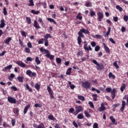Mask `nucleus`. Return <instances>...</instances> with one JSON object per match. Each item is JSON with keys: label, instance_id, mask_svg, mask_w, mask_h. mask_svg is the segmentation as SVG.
Returning a JSON list of instances; mask_svg holds the SVG:
<instances>
[{"label": "nucleus", "instance_id": "47", "mask_svg": "<svg viewBox=\"0 0 128 128\" xmlns=\"http://www.w3.org/2000/svg\"><path fill=\"white\" fill-rule=\"evenodd\" d=\"M44 38H41L40 40H39V41L38 42V44H44Z\"/></svg>", "mask_w": 128, "mask_h": 128}, {"label": "nucleus", "instance_id": "52", "mask_svg": "<svg viewBox=\"0 0 128 128\" xmlns=\"http://www.w3.org/2000/svg\"><path fill=\"white\" fill-rule=\"evenodd\" d=\"M90 16L92 18L94 16H96V12H94V11H91L90 12Z\"/></svg>", "mask_w": 128, "mask_h": 128}, {"label": "nucleus", "instance_id": "6", "mask_svg": "<svg viewBox=\"0 0 128 128\" xmlns=\"http://www.w3.org/2000/svg\"><path fill=\"white\" fill-rule=\"evenodd\" d=\"M82 86L84 88L88 90V88H90V82L86 81L85 82H83L82 83Z\"/></svg>", "mask_w": 128, "mask_h": 128}, {"label": "nucleus", "instance_id": "32", "mask_svg": "<svg viewBox=\"0 0 128 128\" xmlns=\"http://www.w3.org/2000/svg\"><path fill=\"white\" fill-rule=\"evenodd\" d=\"M116 10H119V12H122V8L120 7V5H117L116 6Z\"/></svg>", "mask_w": 128, "mask_h": 128}, {"label": "nucleus", "instance_id": "60", "mask_svg": "<svg viewBox=\"0 0 128 128\" xmlns=\"http://www.w3.org/2000/svg\"><path fill=\"white\" fill-rule=\"evenodd\" d=\"M34 106L35 108H42V105L40 104H36Z\"/></svg>", "mask_w": 128, "mask_h": 128}, {"label": "nucleus", "instance_id": "63", "mask_svg": "<svg viewBox=\"0 0 128 128\" xmlns=\"http://www.w3.org/2000/svg\"><path fill=\"white\" fill-rule=\"evenodd\" d=\"M109 40H110V42H112L114 44H116V42H114V39L112 38H110L109 39Z\"/></svg>", "mask_w": 128, "mask_h": 128}, {"label": "nucleus", "instance_id": "25", "mask_svg": "<svg viewBox=\"0 0 128 128\" xmlns=\"http://www.w3.org/2000/svg\"><path fill=\"white\" fill-rule=\"evenodd\" d=\"M35 62L36 64H40V58L38 56H36L35 58Z\"/></svg>", "mask_w": 128, "mask_h": 128}, {"label": "nucleus", "instance_id": "46", "mask_svg": "<svg viewBox=\"0 0 128 128\" xmlns=\"http://www.w3.org/2000/svg\"><path fill=\"white\" fill-rule=\"evenodd\" d=\"M48 118L50 120H54V119L56 118H54V116L53 115H50V116H48Z\"/></svg>", "mask_w": 128, "mask_h": 128}, {"label": "nucleus", "instance_id": "28", "mask_svg": "<svg viewBox=\"0 0 128 128\" xmlns=\"http://www.w3.org/2000/svg\"><path fill=\"white\" fill-rule=\"evenodd\" d=\"M26 20L28 24H32V20L30 19V18L26 17Z\"/></svg>", "mask_w": 128, "mask_h": 128}, {"label": "nucleus", "instance_id": "61", "mask_svg": "<svg viewBox=\"0 0 128 128\" xmlns=\"http://www.w3.org/2000/svg\"><path fill=\"white\" fill-rule=\"evenodd\" d=\"M72 124L74 126H75V128H78V124H76V122L74 121L72 122Z\"/></svg>", "mask_w": 128, "mask_h": 128}, {"label": "nucleus", "instance_id": "3", "mask_svg": "<svg viewBox=\"0 0 128 128\" xmlns=\"http://www.w3.org/2000/svg\"><path fill=\"white\" fill-rule=\"evenodd\" d=\"M93 64L97 66L96 68L98 70H102L104 68V64H98L96 60H92Z\"/></svg>", "mask_w": 128, "mask_h": 128}, {"label": "nucleus", "instance_id": "12", "mask_svg": "<svg viewBox=\"0 0 128 128\" xmlns=\"http://www.w3.org/2000/svg\"><path fill=\"white\" fill-rule=\"evenodd\" d=\"M0 28H4V26H6V23L4 20L2 19L0 21Z\"/></svg>", "mask_w": 128, "mask_h": 128}, {"label": "nucleus", "instance_id": "17", "mask_svg": "<svg viewBox=\"0 0 128 128\" xmlns=\"http://www.w3.org/2000/svg\"><path fill=\"white\" fill-rule=\"evenodd\" d=\"M10 40H12V38L10 37H8L6 39L4 40V43L6 44H10Z\"/></svg>", "mask_w": 128, "mask_h": 128}, {"label": "nucleus", "instance_id": "39", "mask_svg": "<svg viewBox=\"0 0 128 128\" xmlns=\"http://www.w3.org/2000/svg\"><path fill=\"white\" fill-rule=\"evenodd\" d=\"M3 14L4 16H8V12L6 11V8L4 7L3 8Z\"/></svg>", "mask_w": 128, "mask_h": 128}, {"label": "nucleus", "instance_id": "29", "mask_svg": "<svg viewBox=\"0 0 128 128\" xmlns=\"http://www.w3.org/2000/svg\"><path fill=\"white\" fill-rule=\"evenodd\" d=\"M78 100H82V102H84L85 100L84 96H78Z\"/></svg>", "mask_w": 128, "mask_h": 128}, {"label": "nucleus", "instance_id": "41", "mask_svg": "<svg viewBox=\"0 0 128 128\" xmlns=\"http://www.w3.org/2000/svg\"><path fill=\"white\" fill-rule=\"evenodd\" d=\"M88 104H89V106H90V107L92 108H94V103H92V102L90 101L88 102Z\"/></svg>", "mask_w": 128, "mask_h": 128}, {"label": "nucleus", "instance_id": "59", "mask_svg": "<svg viewBox=\"0 0 128 128\" xmlns=\"http://www.w3.org/2000/svg\"><path fill=\"white\" fill-rule=\"evenodd\" d=\"M96 38H102V36L100 34H96Z\"/></svg>", "mask_w": 128, "mask_h": 128}, {"label": "nucleus", "instance_id": "31", "mask_svg": "<svg viewBox=\"0 0 128 128\" xmlns=\"http://www.w3.org/2000/svg\"><path fill=\"white\" fill-rule=\"evenodd\" d=\"M48 20L50 22H54V24H56V22L54 21V20L51 18H47Z\"/></svg>", "mask_w": 128, "mask_h": 128}, {"label": "nucleus", "instance_id": "19", "mask_svg": "<svg viewBox=\"0 0 128 128\" xmlns=\"http://www.w3.org/2000/svg\"><path fill=\"white\" fill-rule=\"evenodd\" d=\"M44 40H48V38H52V36H50V34H47L45 36H44Z\"/></svg>", "mask_w": 128, "mask_h": 128}, {"label": "nucleus", "instance_id": "50", "mask_svg": "<svg viewBox=\"0 0 128 128\" xmlns=\"http://www.w3.org/2000/svg\"><path fill=\"white\" fill-rule=\"evenodd\" d=\"M47 90H48L49 94L53 92L52 90V88H50V86H48Z\"/></svg>", "mask_w": 128, "mask_h": 128}, {"label": "nucleus", "instance_id": "54", "mask_svg": "<svg viewBox=\"0 0 128 128\" xmlns=\"http://www.w3.org/2000/svg\"><path fill=\"white\" fill-rule=\"evenodd\" d=\"M38 22H40V24H41L42 26L44 24V21H42V18H39Z\"/></svg>", "mask_w": 128, "mask_h": 128}, {"label": "nucleus", "instance_id": "23", "mask_svg": "<svg viewBox=\"0 0 128 128\" xmlns=\"http://www.w3.org/2000/svg\"><path fill=\"white\" fill-rule=\"evenodd\" d=\"M76 18L79 20H82V14L78 13V14L76 16Z\"/></svg>", "mask_w": 128, "mask_h": 128}, {"label": "nucleus", "instance_id": "22", "mask_svg": "<svg viewBox=\"0 0 128 128\" xmlns=\"http://www.w3.org/2000/svg\"><path fill=\"white\" fill-rule=\"evenodd\" d=\"M12 65L10 64L9 66L5 67L2 70V71L6 72V70H12Z\"/></svg>", "mask_w": 128, "mask_h": 128}, {"label": "nucleus", "instance_id": "53", "mask_svg": "<svg viewBox=\"0 0 128 128\" xmlns=\"http://www.w3.org/2000/svg\"><path fill=\"white\" fill-rule=\"evenodd\" d=\"M113 64L114 66L116 68H120V66H118V62H114Z\"/></svg>", "mask_w": 128, "mask_h": 128}, {"label": "nucleus", "instance_id": "42", "mask_svg": "<svg viewBox=\"0 0 128 128\" xmlns=\"http://www.w3.org/2000/svg\"><path fill=\"white\" fill-rule=\"evenodd\" d=\"M126 88V84H122V86L120 88V90L122 92L124 90V89Z\"/></svg>", "mask_w": 128, "mask_h": 128}, {"label": "nucleus", "instance_id": "48", "mask_svg": "<svg viewBox=\"0 0 128 128\" xmlns=\"http://www.w3.org/2000/svg\"><path fill=\"white\" fill-rule=\"evenodd\" d=\"M38 128H45L44 124V123H40V125L38 126Z\"/></svg>", "mask_w": 128, "mask_h": 128}, {"label": "nucleus", "instance_id": "27", "mask_svg": "<svg viewBox=\"0 0 128 128\" xmlns=\"http://www.w3.org/2000/svg\"><path fill=\"white\" fill-rule=\"evenodd\" d=\"M29 2H30V4H28V6H34V0H30Z\"/></svg>", "mask_w": 128, "mask_h": 128}, {"label": "nucleus", "instance_id": "10", "mask_svg": "<svg viewBox=\"0 0 128 128\" xmlns=\"http://www.w3.org/2000/svg\"><path fill=\"white\" fill-rule=\"evenodd\" d=\"M40 50L44 54H48L50 52V51H48V50L44 48V47L40 48Z\"/></svg>", "mask_w": 128, "mask_h": 128}, {"label": "nucleus", "instance_id": "62", "mask_svg": "<svg viewBox=\"0 0 128 128\" xmlns=\"http://www.w3.org/2000/svg\"><path fill=\"white\" fill-rule=\"evenodd\" d=\"M44 40V46H48V40Z\"/></svg>", "mask_w": 128, "mask_h": 128}, {"label": "nucleus", "instance_id": "9", "mask_svg": "<svg viewBox=\"0 0 128 128\" xmlns=\"http://www.w3.org/2000/svg\"><path fill=\"white\" fill-rule=\"evenodd\" d=\"M16 64L18 66H20V68H26V66L24 63V62H22V61H20V60H18V62H16Z\"/></svg>", "mask_w": 128, "mask_h": 128}, {"label": "nucleus", "instance_id": "36", "mask_svg": "<svg viewBox=\"0 0 128 128\" xmlns=\"http://www.w3.org/2000/svg\"><path fill=\"white\" fill-rule=\"evenodd\" d=\"M24 51L26 54H30V49L28 48H24Z\"/></svg>", "mask_w": 128, "mask_h": 128}, {"label": "nucleus", "instance_id": "34", "mask_svg": "<svg viewBox=\"0 0 128 128\" xmlns=\"http://www.w3.org/2000/svg\"><path fill=\"white\" fill-rule=\"evenodd\" d=\"M31 12L32 14H40V11H36L34 10H31Z\"/></svg>", "mask_w": 128, "mask_h": 128}, {"label": "nucleus", "instance_id": "38", "mask_svg": "<svg viewBox=\"0 0 128 128\" xmlns=\"http://www.w3.org/2000/svg\"><path fill=\"white\" fill-rule=\"evenodd\" d=\"M110 118L111 122H112V124H114V122H116V119H114V116H110Z\"/></svg>", "mask_w": 128, "mask_h": 128}, {"label": "nucleus", "instance_id": "43", "mask_svg": "<svg viewBox=\"0 0 128 128\" xmlns=\"http://www.w3.org/2000/svg\"><path fill=\"white\" fill-rule=\"evenodd\" d=\"M20 32L22 36H24V38H26V34L24 31L22 30Z\"/></svg>", "mask_w": 128, "mask_h": 128}, {"label": "nucleus", "instance_id": "24", "mask_svg": "<svg viewBox=\"0 0 128 128\" xmlns=\"http://www.w3.org/2000/svg\"><path fill=\"white\" fill-rule=\"evenodd\" d=\"M109 78H112V80H114L116 78V76L114 75L112 72L109 73L108 75Z\"/></svg>", "mask_w": 128, "mask_h": 128}, {"label": "nucleus", "instance_id": "20", "mask_svg": "<svg viewBox=\"0 0 128 128\" xmlns=\"http://www.w3.org/2000/svg\"><path fill=\"white\" fill-rule=\"evenodd\" d=\"M111 30H112V28H110V27L108 28V32H106V34L104 35V36H105V38L106 37V36L108 37V36L110 35V34Z\"/></svg>", "mask_w": 128, "mask_h": 128}, {"label": "nucleus", "instance_id": "33", "mask_svg": "<svg viewBox=\"0 0 128 128\" xmlns=\"http://www.w3.org/2000/svg\"><path fill=\"white\" fill-rule=\"evenodd\" d=\"M84 114L86 116V118H90V114H88V112L86 110L84 111Z\"/></svg>", "mask_w": 128, "mask_h": 128}, {"label": "nucleus", "instance_id": "13", "mask_svg": "<svg viewBox=\"0 0 128 128\" xmlns=\"http://www.w3.org/2000/svg\"><path fill=\"white\" fill-rule=\"evenodd\" d=\"M24 86L26 88V90H28L30 92H32V89L30 88V86L28 84H24Z\"/></svg>", "mask_w": 128, "mask_h": 128}, {"label": "nucleus", "instance_id": "2", "mask_svg": "<svg viewBox=\"0 0 128 128\" xmlns=\"http://www.w3.org/2000/svg\"><path fill=\"white\" fill-rule=\"evenodd\" d=\"M106 92H111V98L112 100L116 98V88L112 89L111 88H106Z\"/></svg>", "mask_w": 128, "mask_h": 128}, {"label": "nucleus", "instance_id": "44", "mask_svg": "<svg viewBox=\"0 0 128 128\" xmlns=\"http://www.w3.org/2000/svg\"><path fill=\"white\" fill-rule=\"evenodd\" d=\"M11 123L12 126H14L16 124V119L12 118L11 120Z\"/></svg>", "mask_w": 128, "mask_h": 128}, {"label": "nucleus", "instance_id": "8", "mask_svg": "<svg viewBox=\"0 0 128 128\" xmlns=\"http://www.w3.org/2000/svg\"><path fill=\"white\" fill-rule=\"evenodd\" d=\"M97 14L98 16V22H102V20L104 18V13H102V12H98Z\"/></svg>", "mask_w": 128, "mask_h": 128}, {"label": "nucleus", "instance_id": "58", "mask_svg": "<svg viewBox=\"0 0 128 128\" xmlns=\"http://www.w3.org/2000/svg\"><path fill=\"white\" fill-rule=\"evenodd\" d=\"M90 44L92 46L93 48H94V46H96V42H90Z\"/></svg>", "mask_w": 128, "mask_h": 128}, {"label": "nucleus", "instance_id": "35", "mask_svg": "<svg viewBox=\"0 0 128 128\" xmlns=\"http://www.w3.org/2000/svg\"><path fill=\"white\" fill-rule=\"evenodd\" d=\"M78 118L79 120H82L84 118V114H80L78 115Z\"/></svg>", "mask_w": 128, "mask_h": 128}, {"label": "nucleus", "instance_id": "37", "mask_svg": "<svg viewBox=\"0 0 128 128\" xmlns=\"http://www.w3.org/2000/svg\"><path fill=\"white\" fill-rule=\"evenodd\" d=\"M35 88L38 91L40 90V85L38 84H36L35 86Z\"/></svg>", "mask_w": 128, "mask_h": 128}, {"label": "nucleus", "instance_id": "15", "mask_svg": "<svg viewBox=\"0 0 128 128\" xmlns=\"http://www.w3.org/2000/svg\"><path fill=\"white\" fill-rule=\"evenodd\" d=\"M103 46L107 54H110V48H108V46H106V44L104 43H103Z\"/></svg>", "mask_w": 128, "mask_h": 128}, {"label": "nucleus", "instance_id": "11", "mask_svg": "<svg viewBox=\"0 0 128 128\" xmlns=\"http://www.w3.org/2000/svg\"><path fill=\"white\" fill-rule=\"evenodd\" d=\"M125 108H126V101L123 100L122 101V106L120 108V111L122 112H124Z\"/></svg>", "mask_w": 128, "mask_h": 128}, {"label": "nucleus", "instance_id": "4", "mask_svg": "<svg viewBox=\"0 0 128 128\" xmlns=\"http://www.w3.org/2000/svg\"><path fill=\"white\" fill-rule=\"evenodd\" d=\"M26 74H27V76H30V78H32V76L36 78V73L35 72H32L30 70H28L26 72Z\"/></svg>", "mask_w": 128, "mask_h": 128}, {"label": "nucleus", "instance_id": "18", "mask_svg": "<svg viewBox=\"0 0 128 128\" xmlns=\"http://www.w3.org/2000/svg\"><path fill=\"white\" fill-rule=\"evenodd\" d=\"M34 26L36 30L40 28V25H38V21L36 20L34 21Z\"/></svg>", "mask_w": 128, "mask_h": 128}, {"label": "nucleus", "instance_id": "57", "mask_svg": "<svg viewBox=\"0 0 128 128\" xmlns=\"http://www.w3.org/2000/svg\"><path fill=\"white\" fill-rule=\"evenodd\" d=\"M93 128H98V124L96 122L94 123Z\"/></svg>", "mask_w": 128, "mask_h": 128}, {"label": "nucleus", "instance_id": "45", "mask_svg": "<svg viewBox=\"0 0 128 128\" xmlns=\"http://www.w3.org/2000/svg\"><path fill=\"white\" fill-rule=\"evenodd\" d=\"M56 62L57 64H62V59L60 58H56Z\"/></svg>", "mask_w": 128, "mask_h": 128}, {"label": "nucleus", "instance_id": "5", "mask_svg": "<svg viewBox=\"0 0 128 128\" xmlns=\"http://www.w3.org/2000/svg\"><path fill=\"white\" fill-rule=\"evenodd\" d=\"M84 48L86 50H87V52H89V50H92V47L90 46V45H89L88 47V43L86 42V41H84Z\"/></svg>", "mask_w": 128, "mask_h": 128}, {"label": "nucleus", "instance_id": "51", "mask_svg": "<svg viewBox=\"0 0 128 128\" xmlns=\"http://www.w3.org/2000/svg\"><path fill=\"white\" fill-rule=\"evenodd\" d=\"M100 50V47L98 46H96L95 47V52H98V50Z\"/></svg>", "mask_w": 128, "mask_h": 128}, {"label": "nucleus", "instance_id": "21", "mask_svg": "<svg viewBox=\"0 0 128 128\" xmlns=\"http://www.w3.org/2000/svg\"><path fill=\"white\" fill-rule=\"evenodd\" d=\"M30 108V104H28L27 105L24 109V114H26L28 110V108Z\"/></svg>", "mask_w": 128, "mask_h": 128}, {"label": "nucleus", "instance_id": "30", "mask_svg": "<svg viewBox=\"0 0 128 128\" xmlns=\"http://www.w3.org/2000/svg\"><path fill=\"white\" fill-rule=\"evenodd\" d=\"M20 110H18V108H15L13 110V112L16 114H18V112Z\"/></svg>", "mask_w": 128, "mask_h": 128}, {"label": "nucleus", "instance_id": "7", "mask_svg": "<svg viewBox=\"0 0 128 128\" xmlns=\"http://www.w3.org/2000/svg\"><path fill=\"white\" fill-rule=\"evenodd\" d=\"M8 101L10 102V104H16V100L14 97L8 96Z\"/></svg>", "mask_w": 128, "mask_h": 128}, {"label": "nucleus", "instance_id": "55", "mask_svg": "<svg viewBox=\"0 0 128 128\" xmlns=\"http://www.w3.org/2000/svg\"><path fill=\"white\" fill-rule=\"evenodd\" d=\"M49 94L51 98H54V92L49 93Z\"/></svg>", "mask_w": 128, "mask_h": 128}, {"label": "nucleus", "instance_id": "1", "mask_svg": "<svg viewBox=\"0 0 128 128\" xmlns=\"http://www.w3.org/2000/svg\"><path fill=\"white\" fill-rule=\"evenodd\" d=\"M84 34H90V32L88 30L84 29V28H82L78 32V35L79 36L78 37L77 40H78V44H79V46H80L82 44V38H84Z\"/></svg>", "mask_w": 128, "mask_h": 128}, {"label": "nucleus", "instance_id": "14", "mask_svg": "<svg viewBox=\"0 0 128 128\" xmlns=\"http://www.w3.org/2000/svg\"><path fill=\"white\" fill-rule=\"evenodd\" d=\"M76 114H78V112H80L82 110V106H78L76 107Z\"/></svg>", "mask_w": 128, "mask_h": 128}, {"label": "nucleus", "instance_id": "16", "mask_svg": "<svg viewBox=\"0 0 128 128\" xmlns=\"http://www.w3.org/2000/svg\"><path fill=\"white\" fill-rule=\"evenodd\" d=\"M50 53L49 52L48 54H46L45 55L46 57L48 58H50V60H54V56L50 55Z\"/></svg>", "mask_w": 128, "mask_h": 128}, {"label": "nucleus", "instance_id": "49", "mask_svg": "<svg viewBox=\"0 0 128 128\" xmlns=\"http://www.w3.org/2000/svg\"><path fill=\"white\" fill-rule=\"evenodd\" d=\"M27 46H28V48H32V42H28Z\"/></svg>", "mask_w": 128, "mask_h": 128}, {"label": "nucleus", "instance_id": "56", "mask_svg": "<svg viewBox=\"0 0 128 128\" xmlns=\"http://www.w3.org/2000/svg\"><path fill=\"white\" fill-rule=\"evenodd\" d=\"M124 22H128V16L126 15H124Z\"/></svg>", "mask_w": 128, "mask_h": 128}, {"label": "nucleus", "instance_id": "40", "mask_svg": "<svg viewBox=\"0 0 128 128\" xmlns=\"http://www.w3.org/2000/svg\"><path fill=\"white\" fill-rule=\"evenodd\" d=\"M106 110V107H99L98 108V110H99V112H104V110Z\"/></svg>", "mask_w": 128, "mask_h": 128}, {"label": "nucleus", "instance_id": "64", "mask_svg": "<svg viewBox=\"0 0 128 128\" xmlns=\"http://www.w3.org/2000/svg\"><path fill=\"white\" fill-rule=\"evenodd\" d=\"M120 106V103H118L117 104H114L112 106V108H118V106Z\"/></svg>", "mask_w": 128, "mask_h": 128}, {"label": "nucleus", "instance_id": "26", "mask_svg": "<svg viewBox=\"0 0 128 128\" xmlns=\"http://www.w3.org/2000/svg\"><path fill=\"white\" fill-rule=\"evenodd\" d=\"M17 79L20 82H24V76H18Z\"/></svg>", "mask_w": 128, "mask_h": 128}]
</instances>
